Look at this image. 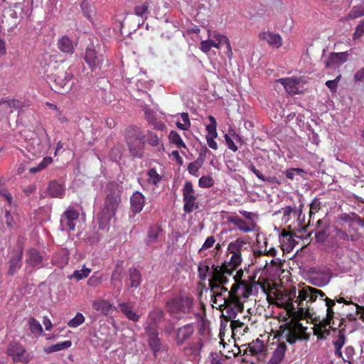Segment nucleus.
I'll return each instance as SVG.
<instances>
[{
    "mask_svg": "<svg viewBox=\"0 0 364 364\" xmlns=\"http://www.w3.org/2000/svg\"><path fill=\"white\" fill-rule=\"evenodd\" d=\"M319 301L322 303L324 302L325 306L326 307V317L323 318V322L326 327V326L331 325V320L333 319L334 312L332 307L335 305V301L326 297H321L319 299Z\"/></svg>",
    "mask_w": 364,
    "mask_h": 364,
    "instance_id": "obj_36",
    "label": "nucleus"
},
{
    "mask_svg": "<svg viewBox=\"0 0 364 364\" xmlns=\"http://www.w3.org/2000/svg\"><path fill=\"white\" fill-rule=\"evenodd\" d=\"M264 348V344L263 341L257 338L248 344V348L245 350V353H247L248 350L251 355H257L262 353Z\"/></svg>",
    "mask_w": 364,
    "mask_h": 364,
    "instance_id": "obj_39",
    "label": "nucleus"
},
{
    "mask_svg": "<svg viewBox=\"0 0 364 364\" xmlns=\"http://www.w3.org/2000/svg\"><path fill=\"white\" fill-rule=\"evenodd\" d=\"M213 266H220L219 264H213L210 267L207 260L201 261L198 264V277L200 280L205 281L208 277H210L208 281L212 279V272Z\"/></svg>",
    "mask_w": 364,
    "mask_h": 364,
    "instance_id": "obj_32",
    "label": "nucleus"
},
{
    "mask_svg": "<svg viewBox=\"0 0 364 364\" xmlns=\"http://www.w3.org/2000/svg\"><path fill=\"white\" fill-rule=\"evenodd\" d=\"M259 38L274 48H279L282 46V38L279 33L267 31L260 33Z\"/></svg>",
    "mask_w": 364,
    "mask_h": 364,
    "instance_id": "obj_21",
    "label": "nucleus"
},
{
    "mask_svg": "<svg viewBox=\"0 0 364 364\" xmlns=\"http://www.w3.org/2000/svg\"><path fill=\"white\" fill-rule=\"evenodd\" d=\"M85 321V316L81 313H77L75 316L69 321L68 326L70 328H77L82 324Z\"/></svg>",
    "mask_w": 364,
    "mask_h": 364,
    "instance_id": "obj_53",
    "label": "nucleus"
},
{
    "mask_svg": "<svg viewBox=\"0 0 364 364\" xmlns=\"http://www.w3.org/2000/svg\"><path fill=\"white\" fill-rule=\"evenodd\" d=\"M105 279H106V277L104 274L99 272H95L88 279L87 284L91 287H97L100 286Z\"/></svg>",
    "mask_w": 364,
    "mask_h": 364,
    "instance_id": "obj_45",
    "label": "nucleus"
},
{
    "mask_svg": "<svg viewBox=\"0 0 364 364\" xmlns=\"http://www.w3.org/2000/svg\"><path fill=\"white\" fill-rule=\"evenodd\" d=\"M347 341L344 330H339L338 334L335 336L332 341V344L334 347V355L343 359L344 362H348L352 364L353 356L355 355V349L353 346H348L345 348V357L343 356L342 348L344 346Z\"/></svg>",
    "mask_w": 364,
    "mask_h": 364,
    "instance_id": "obj_9",
    "label": "nucleus"
},
{
    "mask_svg": "<svg viewBox=\"0 0 364 364\" xmlns=\"http://www.w3.org/2000/svg\"><path fill=\"white\" fill-rule=\"evenodd\" d=\"M152 4L151 0H144L137 3L134 7V14L141 17L143 22L146 20L149 14V9Z\"/></svg>",
    "mask_w": 364,
    "mask_h": 364,
    "instance_id": "obj_24",
    "label": "nucleus"
},
{
    "mask_svg": "<svg viewBox=\"0 0 364 364\" xmlns=\"http://www.w3.org/2000/svg\"><path fill=\"white\" fill-rule=\"evenodd\" d=\"M145 204V198L139 191H135L130 198L131 210L134 214L140 213Z\"/></svg>",
    "mask_w": 364,
    "mask_h": 364,
    "instance_id": "obj_26",
    "label": "nucleus"
},
{
    "mask_svg": "<svg viewBox=\"0 0 364 364\" xmlns=\"http://www.w3.org/2000/svg\"><path fill=\"white\" fill-rule=\"evenodd\" d=\"M305 328L300 323H296L293 328L289 329L286 335L287 341L291 343H294L298 339H301Z\"/></svg>",
    "mask_w": 364,
    "mask_h": 364,
    "instance_id": "obj_35",
    "label": "nucleus"
},
{
    "mask_svg": "<svg viewBox=\"0 0 364 364\" xmlns=\"http://www.w3.org/2000/svg\"><path fill=\"white\" fill-rule=\"evenodd\" d=\"M161 228L159 225H150L147 230L146 238L145 242L147 245H151L158 242L159 236L161 233Z\"/></svg>",
    "mask_w": 364,
    "mask_h": 364,
    "instance_id": "obj_34",
    "label": "nucleus"
},
{
    "mask_svg": "<svg viewBox=\"0 0 364 364\" xmlns=\"http://www.w3.org/2000/svg\"><path fill=\"white\" fill-rule=\"evenodd\" d=\"M53 264L58 266L59 268L64 267L69 261V255L66 252H61L59 253L55 254L53 259Z\"/></svg>",
    "mask_w": 364,
    "mask_h": 364,
    "instance_id": "obj_42",
    "label": "nucleus"
},
{
    "mask_svg": "<svg viewBox=\"0 0 364 364\" xmlns=\"http://www.w3.org/2000/svg\"><path fill=\"white\" fill-rule=\"evenodd\" d=\"M72 345V342L70 341H65L63 342L58 343L54 345L49 346L45 348L44 350L46 353H51L54 352H58L60 350H63L70 348Z\"/></svg>",
    "mask_w": 364,
    "mask_h": 364,
    "instance_id": "obj_43",
    "label": "nucleus"
},
{
    "mask_svg": "<svg viewBox=\"0 0 364 364\" xmlns=\"http://www.w3.org/2000/svg\"><path fill=\"white\" fill-rule=\"evenodd\" d=\"M22 259H23V249L20 248L18 250H14L8 262V272L7 274L9 276H13L15 274L21 267L22 266Z\"/></svg>",
    "mask_w": 364,
    "mask_h": 364,
    "instance_id": "obj_16",
    "label": "nucleus"
},
{
    "mask_svg": "<svg viewBox=\"0 0 364 364\" xmlns=\"http://www.w3.org/2000/svg\"><path fill=\"white\" fill-rule=\"evenodd\" d=\"M105 46L102 44L91 43L87 47L84 59L92 71L102 68L105 59Z\"/></svg>",
    "mask_w": 364,
    "mask_h": 364,
    "instance_id": "obj_7",
    "label": "nucleus"
},
{
    "mask_svg": "<svg viewBox=\"0 0 364 364\" xmlns=\"http://www.w3.org/2000/svg\"><path fill=\"white\" fill-rule=\"evenodd\" d=\"M166 307L170 316L177 319H182L186 315L188 318H192V316L201 317V314L196 311V306L191 296H176L166 302Z\"/></svg>",
    "mask_w": 364,
    "mask_h": 364,
    "instance_id": "obj_4",
    "label": "nucleus"
},
{
    "mask_svg": "<svg viewBox=\"0 0 364 364\" xmlns=\"http://www.w3.org/2000/svg\"><path fill=\"white\" fill-rule=\"evenodd\" d=\"M212 37L216 41L219 42L220 44H224L226 46V55L229 58H232V48L230 43V41L228 37L222 33H219L216 31L210 32L208 31V38Z\"/></svg>",
    "mask_w": 364,
    "mask_h": 364,
    "instance_id": "obj_33",
    "label": "nucleus"
},
{
    "mask_svg": "<svg viewBox=\"0 0 364 364\" xmlns=\"http://www.w3.org/2000/svg\"><path fill=\"white\" fill-rule=\"evenodd\" d=\"M309 278L314 285L324 287L329 283L331 274L328 269L315 268L310 272Z\"/></svg>",
    "mask_w": 364,
    "mask_h": 364,
    "instance_id": "obj_15",
    "label": "nucleus"
},
{
    "mask_svg": "<svg viewBox=\"0 0 364 364\" xmlns=\"http://www.w3.org/2000/svg\"><path fill=\"white\" fill-rule=\"evenodd\" d=\"M81 8L83 12L84 16L87 18H91V13L92 10L90 9V5L87 1H82L81 3Z\"/></svg>",
    "mask_w": 364,
    "mask_h": 364,
    "instance_id": "obj_62",
    "label": "nucleus"
},
{
    "mask_svg": "<svg viewBox=\"0 0 364 364\" xmlns=\"http://www.w3.org/2000/svg\"><path fill=\"white\" fill-rule=\"evenodd\" d=\"M145 332L148 336L149 346L153 351L154 356L156 357L158 353L165 348L159 338L158 330L149 328V330H145Z\"/></svg>",
    "mask_w": 364,
    "mask_h": 364,
    "instance_id": "obj_19",
    "label": "nucleus"
},
{
    "mask_svg": "<svg viewBox=\"0 0 364 364\" xmlns=\"http://www.w3.org/2000/svg\"><path fill=\"white\" fill-rule=\"evenodd\" d=\"M195 333L193 323L184 324L173 330V339L177 346H181L189 342Z\"/></svg>",
    "mask_w": 364,
    "mask_h": 364,
    "instance_id": "obj_12",
    "label": "nucleus"
},
{
    "mask_svg": "<svg viewBox=\"0 0 364 364\" xmlns=\"http://www.w3.org/2000/svg\"><path fill=\"white\" fill-rule=\"evenodd\" d=\"M240 285L232 286L230 291L228 292V299L227 304L223 306V311H225V316L231 320V326L237 321L235 318L237 317L239 312L243 311V303L240 300V297L247 298L251 294H255V287L252 289L250 287L247 290L246 284L244 282L240 283ZM253 287H257L254 284Z\"/></svg>",
    "mask_w": 364,
    "mask_h": 364,
    "instance_id": "obj_3",
    "label": "nucleus"
},
{
    "mask_svg": "<svg viewBox=\"0 0 364 364\" xmlns=\"http://www.w3.org/2000/svg\"><path fill=\"white\" fill-rule=\"evenodd\" d=\"M25 147L28 153L32 156H36L41 155L45 150L46 146L43 143V138L48 139V135L45 130L41 134H37L33 132H25Z\"/></svg>",
    "mask_w": 364,
    "mask_h": 364,
    "instance_id": "obj_8",
    "label": "nucleus"
},
{
    "mask_svg": "<svg viewBox=\"0 0 364 364\" xmlns=\"http://www.w3.org/2000/svg\"><path fill=\"white\" fill-rule=\"evenodd\" d=\"M72 77L70 72L62 73L55 75L53 82L55 86V92L63 93V90L68 85Z\"/></svg>",
    "mask_w": 364,
    "mask_h": 364,
    "instance_id": "obj_25",
    "label": "nucleus"
},
{
    "mask_svg": "<svg viewBox=\"0 0 364 364\" xmlns=\"http://www.w3.org/2000/svg\"><path fill=\"white\" fill-rule=\"evenodd\" d=\"M147 182L155 186H158L159 182L161 181V176L159 175L155 168H150L146 172Z\"/></svg>",
    "mask_w": 364,
    "mask_h": 364,
    "instance_id": "obj_48",
    "label": "nucleus"
},
{
    "mask_svg": "<svg viewBox=\"0 0 364 364\" xmlns=\"http://www.w3.org/2000/svg\"><path fill=\"white\" fill-rule=\"evenodd\" d=\"M336 236L338 240L344 241H353L354 238L352 235H349L346 231L336 228L335 230Z\"/></svg>",
    "mask_w": 364,
    "mask_h": 364,
    "instance_id": "obj_55",
    "label": "nucleus"
},
{
    "mask_svg": "<svg viewBox=\"0 0 364 364\" xmlns=\"http://www.w3.org/2000/svg\"><path fill=\"white\" fill-rule=\"evenodd\" d=\"M48 191L52 197L62 198L65 190L60 184L55 181H52L49 183Z\"/></svg>",
    "mask_w": 364,
    "mask_h": 364,
    "instance_id": "obj_40",
    "label": "nucleus"
},
{
    "mask_svg": "<svg viewBox=\"0 0 364 364\" xmlns=\"http://www.w3.org/2000/svg\"><path fill=\"white\" fill-rule=\"evenodd\" d=\"M341 78V75H339L336 77V79L333 80H327L326 82V85L328 87V88L330 89L331 92H336L338 87V83L340 81Z\"/></svg>",
    "mask_w": 364,
    "mask_h": 364,
    "instance_id": "obj_63",
    "label": "nucleus"
},
{
    "mask_svg": "<svg viewBox=\"0 0 364 364\" xmlns=\"http://www.w3.org/2000/svg\"><path fill=\"white\" fill-rule=\"evenodd\" d=\"M28 323L32 333L36 336H40L43 333L42 326L36 319L34 318H31Z\"/></svg>",
    "mask_w": 364,
    "mask_h": 364,
    "instance_id": "obj_49",
    "label": "nucleus"
},
{
    "mask_svg": "<svg viewBox=\"0 0 364 364\" xmlns=\"http://www.w3.org/2000/svg\"><path fill=\"white\" fill-rule=\"evenodd\" d=\"M364 34V18L360 21L356 26L355 32L353 34L354 40L360 38Z\"/></svg>",
    "mask_w": 364,
    "mask_h": 364,
    "instance_id": "obj_57",
    "label": "nucleus"
},
{
    "mask_svg": "<svg viewBox=\"0 0 364 364\" xmlns=\"http://www.w3.org/2000/svg\"><path fill=\"white\" fill-rule=\"evenodd\" d=\"M129 284L128 287L132 289L138 288L141 283V275L136 269L131 268L129 269Z\"/></svg>",
    "mask_w": 364,
    "mask_h": 364,
    "instance_id": "obj_38",
    "label": "nucleus"
},
{
    "mask_svg": "<svg viewBox=\"0 0 364 364\" xmlns=\"http://www.w3.org/2000/svg\"><path fill=\"white\" fill-rule=\"evenodd\" d=\"M227 221L236 226L237 229L244 232H250L255 230L256 224L255 221H246L237 215H230L227 217Z\"/></svg>",
    "mask_w": 364,
    "mask_h": 364,
    "instance_id": "obj_17",
    "label": "nucleus"
},
{
    "mask_svg": "<svg viewBox=\"0 0 364 364\" xmlns=\"http://www.w3.org/2000/svg\"><path fill=\"white\" fill-rule=\"evenodd\" d=\"M287 351V345L285 343H279L277 345L270 359L267 364H282Z\"/></svg>",
    "mask_w": 364,
    "mask_h": 364,
    "instance_id": "obj_23",
    "label": "nucleus"
},
{
    "mask_svg": "<svg viewBox=\"0 0 364 364\" xmlns=\"http://www.w3.org/2000/svg\"><path fill=\"white\" fill-rule=\"evenodd\" d=\"M121 312L124 316L132 321L137 322L140 318V315L137 314L133 309L131 302H119L118 304Z\"/></svg>",
    "mask_w": 364,
    "mask_h": 364,
    "instance_id": "obj_29",
    "label": "nucleus"
},
{
    "mask_svg": "<svg viewBox=\"0 0 364 364\" xmlns=\"http://www.w3.org/2000/svg\"><path fill=\"white\" fill-rule=\"evenodd\" d=\"M249 252H250V246L247 239L245 237H238L230 242L228 246V252L232 255L230 261L224 262L221 266L218 267L223 269H227L232 275V272L240 266L242 262V254Z\"/></svg>",
    "mask_w": 364,
    "mask_h": 364,
    "instance_id": "obj_5",
    "label": "nucleus"
},
{
    "mask_svg": "<svg viewBox=\"0 0 364 364\" xmlns=\"http://www.w3.org/2000/svg\"><path fill=\"white\" fill-rule=\"evenodd\" d=\"M45 256L38 252L36 249L31 248L27 251L26 253V270L31 266L35 269H39L43 267Z\"/></svg>",
    "mask_w": 364,
    "mask_h": 364,
    "instance_id": "obj_18",
    "label": "nucleus"
},
{
    "mask_svg": "<svg viewBox=\"0 0 364 364\" xmlns=\"http://www.w3.org/2000/svg\"><path fill=\"white\" fill-rule=\"evenodd\" d=\"M364 16V3L360 5L353 6L348 14L341 18V21H348L350 19H354L360 16Z\"/></svg>",
    "mask_w": 364,
    "mask_h": 364,
    "instance_id": "obj_41",
    "label": "nucleus"
},
{
    "mask_svg": "<svg viewBox=\"0 0 364 364\" xmlns=\"http://www.w3.org/2000/svg\"><path fill=\"white\" fill-rule=\"evenodd\" d=\"M213 269L212 279L209 280V287L212 293L211 301L222 310L227 304L230 291L224 285L229 283L232 275L227 269H223L218 266H213Z\"/></svg>",
    "mask_w": 364,
    "mask_h": 364,
    "instance_id": "obj_2",
    "label": "nucleus"
},
{
    "mask_svg": "<svg viewBox=\"0 0 364 364\" xmlns=\"http://www.w3.org/2000/svg\"><path fill=\"white\" fill-rule=\"evenodd\" d=\"M147 142L153 146H157L159 145V139L155 134L149 132Z\"/></svg>",
    "mask_w": 364,
    "mask_h": 364,
    "instance_id": "obj_64",
    "label": "nucleus"
},
{
    "mask_svg": "<svg viewBox=\"0 0 364 364\" xmlns=\"http://www.w3.org/2000/svg\"><path fill=\"white\" fill-rule=\"evenodd\" d=\"M53 161V159L51 157H45L41 161V163L38 164L37 166L32 167L30 168L29 171L31 173H36V172H38L40 171H42L43 169L46 168L49 164H50Z\"/></svg>",
    "mask_w": 364,
    "mask_h": 364,
    "instance_id": "obj_51",
    "label": "nucleus"
},
{
    "mask_svg": "<svg viewBox=\"0 0 364 364\" xmlns=\"http://www.w3.org/2000/svg\"><path fill=\"white\" fill-rule=\"evenodd\" d=\"M122 274V269L119 267H116L111 276V284L115 286V282H121Z\"/></svg>",
    "mask_w": 364,
    "mask_h": 364,
    "instance_id": "obj_59",
    "label": "nucleus"
},
{
    "mask_svg": "<svg viewBox=\"0 0 364 364\" xmlns=\"http://www.w3.org/2000/svg\"><path fill=\"white\" fill-rule=\"evenodd\" d=\"M120 201L119 196L115 193L107 195L103 208L97 215L99 228L101 230L107 228L111 219L115 215Z\"/></svg>",
    "mask_w": 364,
    "mask_h": 364,
    "instance_id": "obj_6",
    "label": "nucleus"
},
{
    "mask_svg": "<svg viewBox=\"0 0 364 364\" xmlns=\"http://www.w3.org/2000/svg\"><path fill=\"white\" fill-rule=\"evenodd\" d=\"M57 46L58 49L66 54H73L75 52L76 44L67 36L58 39Z\"/></svg>",
    "mask_w": 364,
    "mask_h": 364,
    "instance_id": "obj_30",
    "label": "nucleus"
},
{
    "mask_svg": "<svg viewBox=\"0 0 364 364\" xmlns=\"http://www.w3.org/2000/svg\"><path fill=\"white\" fill-rule=\"evenodd\" d=\"M243 274L244 272L242 269H237V268H236L232 272V274L230 277V279H232L235 281V283L232 286H235L237 284L241 286L240 283L244 282L246 284L245 287H247V290H249L250 287L254 289V284H257V287H255V294L258 292L259 289H261L262 291H264L265 287L264 284L259 282H256L255 278H250L248 280L242 279Z\"/></svg>",
    "mask_w": 364,
    "mask_h": 364,
    "instance_id": "obj_14",
    "label": "nucleus"
},
{
    "mask_svg": "<svg viewBox=\"0 0 364 364\" xmlns=\"http://www.w3.org/2000/svg\"><path fill=\"white\" fill-rule=\"evenodd\" d=\"M19 215L16 211L5 210V223L10 230L16 229L18 227Z\"/></svg>",
    "mask_w": 364,
    "mask_h": 364,
    "instance_id": "obj_37",
    "label": "nucleus"
},
{
    "mask_svg": "<svg viewBox=\"0 0 364 364\" xmlns=\"http://www.w3.org/2000/svg\"><path fill=\"white\" fill-rule=\"evenodd\" d=\"M246 167L251 171L252 173L255 174V176L262 181L264 182H272L273 180H272L271 178H266L264 176V175L259 171L255 166L250 161L246 164Z\"/></svg>",
    "mask_w": 364,
    "mask_h": 364,
    "instance_id": "obj_50",
    "label": "nucleus"
},
{
    "mask_svg": "<svg viewBox=\"0 0 364 364\" xmlns=\"http://www.w3.org/2000/svg\"><path fill=\"white\" fill-rule=\"evenodd\" d=\"M294 208L289 205L286 206L281 210H279L277 213H283L282 220L285 223H287L289 220V217L291 213L293 212Z\"/></svg>",
    "mask_w": 364,
    "mask_h": 364,
    "instance_id": "obj_61",
    "label": "nucleus"
},
{
    "mask_svg": "<svg viewBox=\"0 0 364 364\" xmlns=\"http://www.w3.org/2000/svg\"><path fill=\"white\" fill-rule=\"evenodd\" d=\"M79 218V213L72 207L63 213L60 218V229L62 231H73L75 228Z\"/></svg>",
    "mask_w": 364,
    "mask_h": 364,
    "instance_id": "obj_13",
    "label": "nucleus"
},
{
    "mask_svg": "<svg viewBox=\"0 0 364 364\" xmlns=\"http://www.w3.org/2000/svg\"><path fill=\"white\" fill-rule=\"evenodd\" d=\"M92 308L102 314L107 315L112 310L116 309L109 301L105 299H96L92 302Z\"/></svg>",
    "mask_w": 364,
    "mask_h": 364,
    "instance_id": "obj_31",
    "label": "nucleus"
},
{
    "mask_svg": "<svg viewBox=\"0 0 364 364\" xmlns=\"http://www.w3.org/2000/svg\"><path fill=\"white\" fill-rule=\"evenodd\" d=\"M208 119L210 121V124L206 126V130L208 131V135L207 136H213V137L218 136L217 133V122L213 116L210 115L208 117Z\"/></svg>",
    "mask_w": 364,
    "mask_h": 364,
    "instance_id": "obj_52",
    "label": "nucleus"
},
{
    "mask_svg": "<svg viewBox=\"0 0 364 364\" xmlns=\"http://www.w3.org/2000/svg\"><path fill=\"white\" fill-rule=\"evenodd\" d=\"M201 166H202V165H200V162H198V161L196 160L194 162H191V163L188 164L187 169H188V173L191 175L194 176H198L199 168Z\"/></svg>",
    "mask_w": 364,
    "mask_h": 364,
    "instance_id": "obj_56",
    "label": "nucleus"
},
{
    "mask_svg": "<svg viewBox=\"0 0 364 364\" xmlns=\"http://www.w3.org/2000/svg\"><path fill=\"white\" fill-rule=\"evenodd\" d=\"M213 40L208 39L202 41L200 45V49L205 53H208L213 48Z\"/></svg>",
    "mask_w": 364,
    "mask_h": 364,
    "instance_id": "obj_60",
    "label": "nucleus"
},
{
    "mask_svg": "<svg viewBox=\"0 0 364 364\" xmlns=\"http://www.w3.org/2000/svg\"><path fill=\"white\" fill-rule=\"evenodd\" d=\"M214 185V180L210 176H203L198 180V186L200 188H208Z\"/></svg>",
    "mask_w": 364,
    "mask_h": 364,
    "instance_id": "obj_54",
    "label": "nucleus"
},
{
    "mask_svg": "<svg viewBox=\"0 0 364 364\" xmlns=\"http://www.w3.org/2000/svg\"><path fill=\"white\" fill-rule=\"evenodd\" d=\"M277 82L282 84L285 90L291 95L298 94L300 89V80L296 77L279 78Z\"/></svg>",
    "mask_w": 364,
    "mask_h": 364,
    "instance_id": "obj_20",
    "label": "nucleus"
},
{
    "mask_svg": "<svg viewBox=\"0 0 364 364\" xmlns=\"http://www.w3.org/2000/svg\"><path fill=\"white\" fill-rule=\"evenodd\" d=\"M348 54L346 52L343 53H332L328 56V59L324 61L326 68H334L336 65H341L347 60Z\"/></svg>",
    "mask_w": 364,
    "mask_h": 364,
    "instance_id": "obj_27",
    "label": "nucleus"
},
{
    "mask_svg": "<svg viewBox=\"0 0 364 364\" xmlns=\"http://www.w3.org/2000/svg\"><path fill=\"white\" fill-rule=\"evenodd\" d=\"M169 141L176 145L178 149H186V145L182 140L181 136L176 131H171L168 135Z\"/></svg>",
    "mask_w": 364,
    "mask_h": 364,
    "instance_id": "obj_46",
    "label": "nucleus"
},
{
    "mask_svg": "<svg viewBox=\"0 0 364 364\" xmlns=\"http://www.w3.org/2000/svg\"><path fill=\"white\" fill-rule=\"evenodd\" d=\"M215 238L214 236H209L206 238L202 247L199 249V252H202L203 251L208 250L212 247H213L215 243Z\"/></svg>",
    "mask_w": 364,
    "mask_h": 364,
    "instance_id": "obj_58",
    "label": "nucleus"
},
{
    "mask_svg": "<svg viewBox=\"0 0 364 364\" xmlns=\"http://www.w3.org/2000/svg\"><path fill=\"white\" fill-rule=\"evenodd\" d=\"M183 210L186 213H192L199 208L197 202V194L193 188V183L188 181H186L182 188Z\"/></svg>",
    "mask_w": 364,
    "mask_h": 364,
    "instance_id": "obj_10",
    "label": "nucleus"
},
{
    "mask_svg": "<svg viewBox=\"0 0 364 364\" xmlns=\"http://www.w3.org/2000/svg\"><path fill=\"white\" fill-rule=\"evenodd\" d=\"M90 272L91 269L84 265L81 269L75 270L71 275L68 276V278L70 279H75L76 280L80 281L82 279L87 278Z\"/></svg>",
    "mask_w": 364,
    "mask_h": 364,
    "instance_id": "obj_47",
    "label": "nucleus"
},
{
    "mask_svg": "<svg viewBox=\"0 0 364 364\" xmlns=\"http://www.w3.org/2000/svg\"><path fill=\"white\" fill-rule=\"evenodd\" d=\"M145 117L147 121L151 124L154 129L158 130H162L164 128V124L158 120L154 115V112L150 109H147L145 111Z\"/></svg>",
    "mask_w": 364,
    "mask_h": 364,
    "instance_id": "obj_44",
    "label": "nucleus"
},
{
    "mask_svg": "<svg viewBox=\"0 0 364 364\" xmlns=\"http://www.w3.org/2000/svg\"><path fill=\"white\" fill-rule=\"evenodd\" d=\"M294 300L290 296L287 301V307L292 314L297 317L303 318L310 314L309 303L316 301L318 296L324 297L325 294L317 289L308 287L299 290L298 296H296V291H294Z\"/></svg>",
    "mask_w": 364,
    "mask_h": 364,
    "instance_id": "obj_1",
    "label": "nucleus"
},
{
    "mask_svg": "<svg viewBox=\"0 0 364 364\" xmlns=\"http://www.w3.org/2000/svg\"><path fill=\"white\" fill-rule=\"evenodd\" d=\"M6 353L11 357L14 363L27 364L32 358L31 353L18 342L14 341L8 345Z\"/></svg>",
    "mask_w": 364,
    "mask_h": 364,
    "instance_id": "obj_11",
    "label": "nucleus"
},
{
    "mask_svg": "<svg viewBox=\"0 0 364 364\" xmlns=\"http://www.w3.org/2000/svg\"><path fill=\"white\" fill-rule=\"evenodd\" d=\"M164 316V311L160 309H155L150 311L148 316L147 321L144 327L145 330H149V328L158 330V323Z\"/></svg>",
    "mask_w": 364,
    "mask_h": 364,
    "instance_id": "obj_22",
    "label": "nucleus"
},
{
    "mask_svg": "<svg viewBox=\"0 0 364 364\" xmlns=\"http://www.w3.org/2000/svg\"><path fill=\"white\" fill-rule=\"evenodd\" d=\"M203 343L200 338H198L196 341L188 342L187 345L183 348V353L186 355H199L203 348Z\"/></svg>",
    "mask_w": 364,
    "mask_h": 364,
    "instance_id": "obj_28",
    "label": "nucleus"
}]
</instances>
